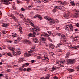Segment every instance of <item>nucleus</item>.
Listing matches in <instances>:
<instances>
[{"label":"nucleus","mask_w":79,"mask_h":79,"mask_svg":"<svg viewBox=\"0 0 79 79\" xmlns=\"http://www.w3.org/2000/svg\"><path fill=\"white\" fill-rule=\"evenodd\" d=\"M43 54L45 57H45H47V53L44 52Z\"/></svg>","instance_id":"40"},{"label":"nucleus","mask_w":79,"mask_h":79,"mask_svg":"<svg viewBox=\"0 0 79 79\" xmlns=\"http://www.w3.org/2000/svg\"><path fill=\"white\" fill-rule=\"evenodd\" d=\"M60 10L61 9H60V8L59 7L56 6L54 7V9L53 10V11L54 13H55V12H56V11H58V10Z\"/></svg>","instance_id":"7"},{"label":"nucleus","mask_w":79,"mask_h":79,"mask_svg":"<svg viewBox=\"0 0 79 79\" xmlns=\"http://www.w3.org/2000/svg\"><path fill=\"white\" fill-rule=\"evenodd\" d=\"M60 44H58L57 46H56V48H59V47H60Z\"/></svg>","instance_id":"46"},{"label":"nucleus","mask_w":79,"mask_h":79,"mask_svg":"<svg viewBox=\"0 0 79 79\" xmlns=\"http://www.w3.org/2000/svg\"><path fill=\"white\" fill-rule=\"evenodd\" d=\"M44 18L47 21H49V23L51 24H55V23H59V21L58 20L56 19L53 20L51 17L47 16L44 17Z\"/></svg>","instance_id":"1"},{"label":"nucleus","mask_w":79,"mask_h":79,"mask_svg":"<svg viewBox=\"0 0 79 79\" xmlns=\"http://www.w3.org/2000/svg\"><path fill=\"white\" fill-rule=\"evenodd\" d=\"M52 70H51V71H53L54 70H56V69L55 67H52Z\"/></svg>","instance_id":"37"},{"label":"nucleus","mask_w":79,"mask_h":79,"mask_svg":"<svg viewBox=\"0 0 79 79\" xmlns=\"http://www.w3.org/2000/svg\"><path fill=\"white\" fill-rule=\"evenodd\" d=\"M10 18H11L12 19H13V20H15V21H16V20L17 19H16V18L15 16L13 15L12 14H11L9 16Z\"/></svg>","instance_id":"10"},{"label":"nucleus","mask_w":79,"mask_h":79,"mask_svg":"<svg viewBox=\"0 0 79 79\" xmlns=\"http://www.w3.org/2000/svg\"><path fill=\"white\" fill-rule=\"evenodd\" d=\"M21 38L20 37H18L17 38L16 40L15 41H17V42H18V41H19V40H21Z\"/></svg>","instance_id":"28"},{"label":"nucleus","mask_w":79,"mask_h":79,"mask_svg":"<svg viewBox=\"0 0 79 79\" xmlns=\"http://www.w3.org/2000/svg\"><path fill=\"white\" fill-rule=\"evenodd\" d=\"M31 49L34 51H35V47H32L31 48Z\"/></svg>","instance_id":"41"},{"label":"nucleus","mask_w":79,"mask_h":79,"mask_svg":"<svg viewBox=\"0 0 79 79\" xmlns=\"http://www.w3.org/2000/svg\"><path fill=\"white\" fill-rule=\"evenodd\" d=\"M28 36L30 37H34V36L33 35L32 33H30L28 34Z\"/></svg>","instance_id":"19"},{"label":"nucleus","mask_w":79,"mask_h":79,"mask_svg":"<svg viewBox=\"0 0 79 79\" xmlns=\"http://www.w3.org/2000/svg\"><path fill=\"white\" fill-rule=\"evenodd\" d=\"M18 61H19V63L23 62V58H19L18 60Z\"/></svg>","instance_id":"20"},{"label":"nucleus","mask_w":79,"mask_h":79,"mask_svg":"<svg viewBox=\"0 0 79 79\" xmlns=\"http://www.w3.org/2000/svg\"><path fill=\"white\" fill-rule=\"evenodd\" d=\"M69 63L72 64L75 63V60L74 59H69Z\"/></svg>","instance_id":"8"},{"label":"nucleus","mask_w":79,"mask_h":79,"mask_svg":"<svg viewBox=\"0 0 79 79\" xmlns=\"http://www.w3.org/2000/svg\"><path fill=\"white\" fill-rule=\"evenodd\" d=\"M7 71L8 72H10L11 71V69H9L7 70Z\"/></svg>","instance_id":"58"},{"label":"nucleus","mask_w":79,"mask_h":79,"mask_svg":"<svg viewBox=\"0 0 79 79\" xmlns=\"http://www.w3.org/2000/svg\"><path fill=\"white\" fill-rule=\"evenodd\" d=\"M68 71L69 72V73H71V72H73V71H74V70L73 69H68Z\"/></svg>","instance_id":"27"},{"label":"nucleus","mask_w":79,"mask_h":79,"mask_svg":"<svg viewBox=\"0 0 79 79\" xmlns=\"http://www.w3.org/2000/svg\"><path fill=\"white\" fill-rule=\"evenodd\" d=\"M20 17L21 18H24V15L21 14L20 15Z\"/></svg>","instance_id":"36"},{"label":"nucleus","mask_w":79,"mask_h":79,"mask_svg":"<svg viewBox=\"0 0 79 79\" xmlns=\"http://www.w3.org/2000/svg\"><path fill=\"white\" fill-rule=\"evenodd\" d=\"M48 39L49 40H50V41H52V40H51V39H50V38H48Z\"/></svg>","instance_id":"64"},{"label":"nucleus","mask_w":79,"mask_h":79,"mask_svg":"<svg viewBox=\"0 0 79 79\" xmlns=\"http://www.w3.org/2000/svg\"><path fill=\"white\" fill-rule=\"evenodd\" d=\"M21 10L22 11H25V9L23 8H22L21 9Z\"/></svg>","instance_id":"43"},{"label":"nucleus","mask_w":79,"mask_h":79,"mask_svg":"<svg viewBox=\"0 0 79 79\" xmlns=\"http://www.w3.org/2000/svg\"><path fill=\"white\" fill-rule=\"evenodd\" d=\"M21 52L20 50H18L17 52V55H21Z\"/></svg>","instance_id":"24"},{"label":"nucleus","mask_w":79,"mask_h":79,"mask_svg":"<svg viewBox=\"0 0 79 79\" xmlns=\"http://www.w3.org/2000/svg\"><path fill=\"white\" fill-rule=\"evenodd\" d=\"M75 18H79V11L77 10L75 14Z\"/></svg>","instance_id":"9"},{"label":"nucleus","mask_w":79,"mask_h":79,"mask_svg":"<svg viewBox=\"0 0 79 79\" xmlns=\"http://www.w3.org/2000/svg\"><path fill=\"white\" fill-rule=\"evenodd\" d=\"M57 35H58L60 37H64L65 35L62 34V33H57L56 34Z\"/></svg>","instance_id":"15"},{"label":"nucleus","mask_w":79,"mask_h":79,"mask_svg":"<svg viewBox=\"0 0 79 79\" xmlns=\"http://www.w3.org/2000/svg\"><path fill=\"white\" fill-rule=\"evenodd\" d=\"M16 35H17V34L15 33H12V37H16Z\"/></svg>","instance_id":"23"},{"label":"nucleus","mask_w":79,"mask_h":79,"mask_svg":"<svg viewBox=\"0 0 79 79\" xmlns=\"http://www.w3.org/2000/svg\"><path fill=\"white\" fill-rule=\"evenodd\" d=\"M34 29L35 30V31H38L39 30V28L38 27H35L34 26Z\"/></svg>","instance_id":"21"},{"label":"nucleus","mask_w":79,"mask_h":79,"mask_svg":"<svg viewBox=\"0 0 79 79\" xmlns=\"http://www.w3.org/2000/svg\"><path fill=\"white\" fill-rule=\"evenodd\" d=\"M7 55L8 56H10V57H13V55L11 53V52H8L7 53Z\"/></svg>","instance_id":"25"},{"label":"nucleus","mask_w":79,"mask_h":79,"mask_svg":"<svg viewBox=\"0 0 79 79\" xmlns=\"http://www.w3.org/2000/svg\"><path fill=\"white\" fill-rule=\"evenodd\" d=\"M8 76H6V79H8Z\"/></svg>","instance_id":"63"},{"label":"nucleus","mask_w":79,"mask_h":79,"mask_svg":"<svg viewBox=\"0 0 79 79\" xmlns=\"http://www.w3.org/2000/svg\"><path fill=\"white\" fill-rule=\"evenodd\" d=\"M42 40H41L40 42H39V43L40 44H42V43H43V42H42Z\"/></svg>","instance_id":"62"},{"label":"nucleus","mask_w":79,"mask_h":79,"mask_svg":"<svg viewBox=\"0 0 79 79\" xmlns=\"http://www.w3.org/2000/svg\"><path fill=\"white\" fill-rule=\"evenodd\" d=\"M28 23H30L31 26H32L34 27L33 28H31L30 29V30L31 31V32H35V30L34 29V24H33V23H32L31 21H29Z\"/></svg>","instance_id":"4"},{"label":"nucleus","mask_w":79,"mask_h":79,"mask_svg":"<svg viewBox=\"0 0 79 79\" xmlns=\"http://www.w3.org/2000/svg\"><path fill=\"white\" fill-rule=\"evenodd\" d=\"M78 38V36H77L75 37H74L73 39V42H76L77 41V40H79V39H77Z\"/></svg>","instance_id":"14"},{"label":"nucleus","mask_w":79,"mask_h":79,"mask_svg":"<svg viewBox=\"0 0 79 79\" xmlns=\"http://www.w3.org/2000/svg\"><path fill=\"white\" fill-rule=\"evenodd\" d=\"M54 79H58V77H57L56 76L54 77Z\"/></svg>","instance_id":"55"},{"label":"nucleus","mask_w":79,"mask_h":79,"mask_svg":"<svg viewBox=\"0 0 79 79\" xmlns=\"http://www.w3.org/2000/svg\"><path fill=\"white\" fill-rule=\"evenodd\" d=\"M32 34L34 36L33 37H35V35L36 34V33L35 32H33Z\"/></svg>","instance_id":"53"},{"label":"nucleus","mask_w":79,"mask_h":79,"mask_svg":"<svg viewBox=\"0 0 79 79\" xmlns=\"http://www.w3.org/2000/svg\"><path fill=\"white\" fill-rule=\"evenodd\" d=\"M25 42L26 43H27V44H31V41H29V40H25Z\"/></svg>","instance_id":"26"},{"label":"nucleus","mask_w":79,"mask_h":79,"mask_svg":"<svg viewBox=\"0 0 79 79\" xmlns=\"http://www.w3.org/2000/svg\"><path fill=\"white\" fill-rule=\"evenodd\" d=\"M70 3L71 5H72L73 6L75 5V4L74 3L73 0H70Z\"/></svg>","instance_id":"18"},{"label":"nucleus","mask_w":79,"mask_h":79,"mask_svg":"<svg viewBox=\"0 0 79 79\" xmlns=\"http://www.w3.org/2000/svg\"><path fill=\"white\" fill-rule=\"evenodd\" d=\"M19 30L20 32H23V29H22V27H19Z\"/></svg>","instance_id":"29"},{"label":"nucleus","mask_w":79,"mask_h":79,"mask_svg":"<svg viewBox=\"0 0 79 79\" xmlns=\"http://www.w3.org/2000/svg\"><path fill=\"white\" fill-rule=\"evenodd\" d=\"M35 2H38L39 3H43L42 2H44V3H46L47 2V0H34Z\"/></svg>","instance_id":"6"},{"label":"nucleus","mask_w":79,"mask_h":79,"mask_svg":"<svg viewBox=\"0 0 79 79\" xmlns=\"http://www.w3.org/2000/svg\"><path fill=\"white\" fill-rule=\"evenodd\" d=\"M33 40L34 42L35 43H38V42H39L38 39L36 37L33 38Z\"/></svg>","instance_id":"17"},{"label":"nucleus","mask_w":79,"mask_h":79,"mask_svg":"<svg viewBox=\"0 0 79 79\" xmlns=\"http://www.w3.org/2000/svg\"><path fill=\"white\" fill-rule=\"evenodd\" d=\"M41 39L42 41H46V39L45 38H42Z\"/></svg>","instance_id":"42"},{"label":"nucleus","mask_w":79,"mask_h":79,"mask_svg":"<svg viewBox=\"0 0 79 79\" xmlns=\"http://www.w3.org/2000/svg\"><path fill=\"white\" fill-rule=\"evenodd\" d=\"M27 53H25L24 54V56H25V57L27 56Z\"/></svg>","instance_id":"47"},{"label":"nucleus","mask_w":79,"mask_h":79,"mask_svg":"<svg viewBox=\"0 0 79 79\" xmlns=\"http://www.w3.org/2000/svg\"><path fill=\"white\" fill-rule=\"evenodd\" d=\"M64 17L65 18H67V19H68V17H69V15H65L64 16Z\"/></svg>","instance_id":"33"},{"label":"nucleus","mask_w":79,"mask_h":79,"mask_svg":"<svg viewBox=\"0 0 79 79\" xmlns=\"http://www.w3.org/2000/svg\"><path fill=\"white\" fill-rule=\"evenodd\" d=\"M31 69L30 68H27V71H30Z\"/></svg>","instance_id":"54"},{"label":"nucleus","mask_w":79,"mask_h":79,"mask_svg":"<svg viewBox=\"0 0 79 79\" xmlns=\"http://www.w3.org/2000/svg\"><path fill=\"white\" fill-rule=\"evenodd\" d=\"M70 16L72 18H75V15H74L73 14H71L70 15Z\"/></svg>","instance_id":"38"},{"label":"nucleus","mask_w":79,"mask_h":79,"mask_svg":"<svg viewBox=\"0 0 79 79\" xmlns=\"http://www.w3.org/2000/svg\"><path fill=\"white\" fill-rule=\"evenodd\" d=\"M17 1L18 3H20V1H19V0H17Z\"/></svg>","instance_id":"60"},{"label":"nucleus","mask_w":79,"mask_h":79,"mask_svg":"<svg viewBox=\"0 0 79 79\" xmlns=\"http://www.w3.org/2000/svg\"><path fill=\"white\" fill-rule=\"evenodd\" d=\"M42 61H44V62H49V59H48V58H47V57H45L42 60Z\"/></svg>","instance_id":"13"},{"label":"nucleus","mask_w":79,"mask_h":79,"mask_svg":"<svg viewBox=\"0 0 79 79\" xmlns=\"http://www.w3.org/2000/svg\"><path fill=\"white\" fill-rule=\"evenodd\" d=\"M8 48L10 51L12 52V53L15 56H17V52H16L15 51H15L14 48H13L12 47H9Z\"/></svg>","instance_id":"3"},{"label":"nucleus","mask_w":79,"mask_h":79,"mask_svg":"<svg viewBox=\"0 0 79 79\" xmlns=\"http://www.w3.org/2000/svg\"><path fill=\"white\" fill-rule=\"evenodd\" d=\"M48 32L49 34L51 35H52V36H53V33H52L50 31H48Z\"/></svg>","instance_id":"39"},{"label":"nucleus","mask_w":79,"mask_h":79,"mask_svg":"<svg viewBox=\"0 0 79 79\" xmlns=\"http://www.w3.org/2000/svg\"><path fill=\"white\" fill-rule=\"evenodd\" d=\"M65 63V60H62L60 61V64L61 65L62 67H63V65H64L63 64H64ZM63 64V65H62Z\"/></svg>","instance_id":"16"},{"label":"nucleus","mask_w":79,"mask_h":79,"mask_svg":"<svg viewBox=\"0 0 79 79\" xmlns=\"http://www.w3.org/2000/svg\"><path fill=\"white\" fill-rule=\"evenodd\" d=\"M76 26H77V27H79V24L78 23H77V24H76Z\"/></svg>","instance_id":"49"},{"label":"nucleus","mask_w":79,"mask_h":79,"mask_svg":"<svg viewBox=\"0 0 79 79\" xmlns=\"http://www.w3.org/2000/svg\"><path fill=\"white\" fill-rule=\"evenodd\" d=\"M3 27H7V26H8V24L6 23H4L3 24Z\"/></svg>","instance_id":"30"},{"label":"nucleus","mask_w":79,"mask_h":79,"mask_svg":"<svg viewBox=\"0 0 79 79\" xmlns=\"http://www.w3.org/2000/svg\"><path fill=\"white\" fill-rule=\"evenodd\" d=\"M68 46L69 47H71V43L70 42H68L67 43Z\"/></svg>","instance_id":"31"},{"label":"nucleus","mask_w":79,"mask_h":79,"mask_svg":"<svg viewBox=\"0 0 79 79\" xmlns=\"http://www.w3.org/2000/svg\"><path fill=\"white\" fill-rule=\"evenodd\" d=\"M69 56V52H68L66 53V58H67V57H68Z\"/></svg>","instance_id":"34"},{"label":"nucleus","mask_w":79,"mask_h":79,"mask_svg":"<svg viewBox=\"0 0 79 79\" xmlns=\"http://www.w3.org/2000/svg\"><path fill=\"white\" fill-rule=\"evenodd\" d=\"M25 65H26V66H29V64L28 63H25Z\"/></svg>","instance_id":"50"},{"label":"nucleus","mask_w":79,"mask_h":79,"mask_svg":"<svg viewBox=\"0 0 79 79\" xmlns=\"http://www.w3.org/2000/svg\"><path fill=\"white\" fill-rule=\"evenodd\" d=\"M45 35H47V37H48V36H49L48 34H47L46 33H44L42 34L41 35V38H43L44 37H45Z\"/></svg>","instance_id":"12"},{"label":"nucleus","mask_w":79,"mask_h":79,"mask_svg":"<svg viewBox=\"0 0 79 79\" xmlns=\"http://www.w3.org/2000/svg\"><path fill=\"white\" fill-rule=\"evenodd\" d=\"M49 45H50V47L51 48H52V49H53V48L55 47V46L52 44H50Z\"/></svg>","instance_id":"22"},{"label":"nucleus","mask_w":79,"mask_h":79,"mask_svg":"<svg viewBox=\"0 0 79 79\" xmlns=\"http://www.w3.org/2000/svg\"><path fill=\"white\" fill-rule=\"evenodd\" d=\"M31 56V55L28 53H27V56L29 57V56Z\"/></svg>","instance_id":"48"},{"label":"nucleus","mask_w":79,"mask_h":79,"mask_svg":"<svg viewBox=\"0 0 79 79\" xmlns=\"http://www.w3.org/2000/svg\"><path fill=\"white\" fill-rule=\"evenodd\" d=\"M63 44V43H59L58 44L60 45V46L62 45Z\"/></svg>","instance_id":"59"},{"label":"nucleus","mask_w":79,"mask_h":79,"mask_svg":"<svg viewBox=\"0 0 79 79\" xmlns=\"http://www.w3.org/2000/svg\"><path fill=\"white\" fill-rule=\"evenodd\" d=\"M65 30L68 31H73V28L72 25L70 24L69 25H66L65 27Z\"/></svg>","instance_id":"2"},{"label":"nucleus","mask_w":79,"mask_h":79,"mask_svg":"<svg viewBox=\"0 0 79 79\" xmlns=\"http://www.w3.org/2000/svg\"><path fill=\"white\" fill-rule=\"evenodd\" d=\"M50 77V74H48V75L46 77V78H45V79H49V78Z\"/></svg>","instance_id":"32"},{"label":"nucleus","mask_w":79,"mask_h":79,"mask_svg":"<svg viewBox=\"0 0 79 79\" xmlns=\"http://www.w3.org/2000/svg\"><path fill=\"white\" fill-rule=\"evenodd\" d=\"M38 18H39V19L40 20H41V19H42V16L40 15H39L38 16Z\"/></svg>","instance_id":"35"},{"label":"nucleus","mask_w":79,"mask_h":79,"mask_svg":"<svg viewBox=\"0 0 79 79\" xmlns=\"http://www.w3.org/2000/svg\"><path fill=\"white\" fill-rule=\"evenodd\" d=\"M13 0H3V1L5 2H1L2 4H5V5H8L9 4V1H12Z\"/></svg>","instance_id":"5"},{"label":"nucleus","mask_w":79,"mask_h":79,"mask_svg":"<svg viewBox=\"0 0 79 79\" xmlns=\"http://www.w3.org/2000/svg\"><path fill=\"white\" fill-rule=\"evenodd\" d=\"M5 54H6V53L5 52H2V54L3 55H5Z\"/></svg>","instance_id":"57"},{"label":"nucleus","mask_w":79,"mask_h":79,"mask_svg":"<svg viewBox=\"0 0 79 79\" xmlns=\"http://www.w3.org/2000/svg\"><path fill=\"white\" fill-rule=\"evenodd\" d=\"M75 49H76V50H77V46H74V47H73Z\"/></svg>","instance_id":"51"},{"label":"nucleus","mask_w":79,"mask_h":79,"mask_svg":"<svg viewBox=\"0 0 79 79\" xmlns=\"http://www.w3.org/2000/svg\"><path fill=\"white\" fill-rule=\"evenodd\" d=\"M71 77H72V76H69L67 77V79H71Z\"/></svg>","instance_id":"45"},{"label":"nucleus","mask_w":79,"mask_h":79,"mask_svg":"<svg viewBox=\"0 0 79 79\" xmlns=\"http://www.w3.org/2000/svg\"><path fill=\"white\" fill-rule=\"evenodd\" d=\"M25 23L27 26L28 25V24H29V23H27L26 22H25Z\"/></svg>","instance_id":"61"},{"label":"nucleus","mask_w":79,"mask_h":79,"mask_svg":"<svg viewBox=\"0 0 79 79\" xmlns=\"http://www.w3.org/2000/svg\"><path fill=\"white\" fill-rule=\"evenodd\" d=\"M58 3H60L62 5H66V4H67L68 3V2L66 1H64V2H62L60 1H58Z\"/></svg>","instance_id":"11"},{"label":"nucleus","mask_w":79,"mask_h":79,"mask_svg":"<svg viewBox=\"0 0 79 79\" xmlns=\"http://www.w3.org/2000/svg\"><path fill=\"white\" fill-rule=\"evenodd\" d=\"M2 33H3V34H6V32H5V31L4 30L2 31Z\"/></svg>","instance_id":"56"},{"label":"nucleus","mask_w":79,"mask_h":79,"mask_svg":"<svg viewBox=\"0 0 79 79\" xmlns=\"http://www.w3.org/2000/svg\"><path fill=\"white\" fill-rule=\"evenodd\" d=\"M18 69L19 71H22L23 70V69L20 67L18 68Z\"/></svg>","instance_id":"44"},{"label":"nucleus","mask_w":79,"mask_h":79,"mask_svg":"<svg viewBox=\"0 0 79 79\" xmlns=\"http://www.w3.org/2000/svg\"><path fill=\"white\" fill-rule=\"evenodd\" d=\"M29 53H33V52H34V51H33V50H31V51H29L28 52Z\"/></svg>","instance_id":"52"}]
</instances>
